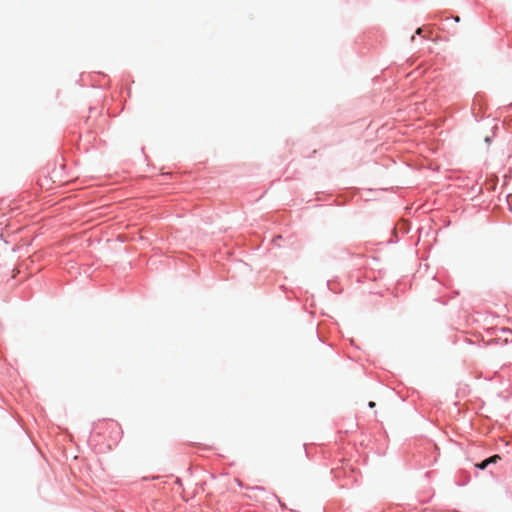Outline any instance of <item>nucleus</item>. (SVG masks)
I'll use <instances>...</instances> for the list:
<instances>
[{"label":"nucleus","instance_id":"2","mask_svg":"<svg viewBox=\"0 0 512 512\" xmlns=\"http://www.w3.org/2000/svg\"><path fill=\"white\" fill-rule=\"evenodd\" d=\"M488 466V463H486V460L482 461L481 463L476 464V467L484 470Z\"/></svg>","mask_w":512,"mask_h":512},{"label":"nucleus","instance_id":"1","mask_svg":"<svg viewBox=\"0 0 512 512\" xmlns=\"http://www.w3.org/2000/svg\"><path fill=\"white\" fill-rule=\"evenodd\" d=\"M500 459H501V457L499 455H493V456L489 457L488 459H486V463H488V465L492 464V463H497Z\"/></svg>","mask_w":512,"mask_h":512},{"label":"nucleus","instance_id":"3","mask_svg":"<svg viewBox=\"0 0 512 512\" xmlns=\"http://www.w3.org/2000/svg\"><path fill=\"white\" fill-rule=\"evenodd\" d=\"M375 405H376V404H375V402H373V401H370V402H369V404H368V406H369L370 408H374V407H375Z\"/></svg>","mask_w":512,"mask_h":512},{"label":"nucleus","instance_id":"4","mask_svg":"<svg viewBox=\"0 0 512 512\" xmlns=\"http://www.w3.org/2000/svg\"><path fill=\"white\" fill-rule=\"evenodd\" d=\"M402 226H404V224L398 225V227H396V230L402 229Z\"/></svg>","mask_w":512,"mask_h":512},{"label":"nucleus","instance_id":"5","mask_svg":"<svg viewBox=\"0 0 512 512\" xmlns=\"http://www.w3.org/2000/svg\"><path fill=\"white\" fill-rule=\"evenodd\" d=\"M421 32H422L421 28H418V30H417L418 35H420Z\"/></svg>","mask_w":512,"mask_h":512}]
</instances>
